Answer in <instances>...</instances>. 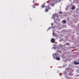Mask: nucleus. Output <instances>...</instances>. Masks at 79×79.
<instances>
[{"mask_svg":"<svg viewBox=\"0 0 79 79\" xmlns=\"http://www.w3.org/2000/svg\"><path fill=\"white\" fill-rule=\"evenodd\" d=\"M62 22H63V23L64 24H65L66 23V20H63V21H62Z\"/></svg>","mask_w":79,"mask_h":79,"instance_id":"nucleus-7","label":"nucleus"},{"mask_svg":"<svg viewBox=\"0 0 79 79\" xmlns=\"http://www.w3.org/2000/svg\"><path fill=\"white\" fill-rule=\"evenodd\" d=\"M70 1H71V0H70Z\"/></svg>","mask_w":79,"mask_h":79,"instance_id":"nucleus-20","label":"nucleus"},{"mask_svg":"<svg viewBox=\"0 0 79 79\" xmlns=\"http://www.w3.org/2000/svg\"><path fill=\"white\" fill-rule=\"evenodd\" d=\"M56 20H58V21H60V19H56Z\"/></svg>","mask_w":79,"mask_h":79,"instance_id":"nucleus-12","label":"nucleus"},{"mask_svg":"<svg viewBox=\"0 0 79 79\" xmlns=\"http://www.w3.org/2000/svg\"><path fill=\"white\" fill-rule=\"evenodd\" d=\"M74 64H79V62H77L76 61L74 62Z\"/></svg>","mask_w":79,"mask_h":79,"instance_id":"nucleus-4","label":"nucleus"},{"mask_svg":"<svg viewBox=\"0 0 79 79\" xmlns=\"http://www.w3.org/2000/svg\"><path fill=\"white\" fill-rule=\"evenodd\" d=\"M59 47L60 48H62V47H63V45H59Z\"/></svg>","mask_w":79,"mask_h":79,"instance_id":"nucleus-8","label":"nucleus"},{"mask_svg":"<svg viewBox=\"0 0 79 79\" xmlns=\"http://www.w3.org/2000/svg\"><path fill=\"white\" fill-rule=\"evenodd\" d=\"M51 25H52V26H53V23H51Z\"/></svg>","mask_w":79,"mask_h":79,"instance_id":"nucleus-16","label":"nucleus"},{"mask_svg":"<svg viewBox=\"0 0 79 79\" xmlns=\"http://www.w3.org/2000/svg\"><path fill=\"white\" fill-rule=\"evenodd\" d=\"M45 7V4H43L42 6V8H44Z\"/></svg>","mask_w":79,"mask_h":79,"instance_id":"nucleus-10","label":"nucleus"},{"mask_svg":"<svg viewBox=\"0 0 79 79\" xmlns=\"http://www.w3.org/2000/svg\"><path fill=\"white\" fill-rule=\"evenodd\" d=\"M50 29V27H49V28L48 29V30H49V29Z\"/></svg>","mask_w":79,"mask_h":79,"instance_id":"nucleus-17","label":"nucleus"},{"mask_svg":"<svg viewBox=\"0 0 79 79\" xmlns=\"http://www.w3.org/2000/svg\"><path fill=\"white\" fill-rule=\"evenodd\" d=\"M33 3H35V2H34V1H33Z\"/></svg>","mask_w":79,"mask_h":79,"instance_id":"nucleus-18","label":"nucleus"},{"mask_svg":"<svg viewBox=\"0 0 79 79\" xmlns=\"http://www.w3.org/2000/svg\"><path fill=\"white\" fill-rule=\"evenodd\" d=\"M60 54H57L56 53H55L53 54V57L55 59V56H60Z\"/></svg>","mask_w":79,"mask_h":79,"instance_id":"nucleus-1","label":"nucleus"},{"mask_svg":"<svg viewBox=\"0 0 79 79\" xmlns=\"http://www.w3.org/2000/svg\"><path fill=\"white\" fill-rule=\"evenodd\" d=\"M58 52H61V51H59Z\"/></svg>","mask_w":79,"mask_h":79,"instance_id":"nucleus-19","label":"nucleus"},{"mask_svg":"<svg viewBox=\"0 0 79 79\" xmlns=\"http://www.w3.org/2000/svg\"><path fill=\"white\" fill-rule=\"evenodd\" d=\"M67 79H71V77H69L67 78Z\"/></svg>","mask_w":79,"mask_h":79,"instance_id":"nucleus-14","label":"nucleus"},{"mask_svg":"<svg viewBox=\"0 0 79 79\" xmlns=\"http://www.w3.org/2000/svg\"><path fill=\"white\" fill-rule=\"evenodd\" d=\"M51 42L52 43H55V40L53 38H52L51 40Z\"/></svg>","mask_w":79,"mask_h":79,"instance_id":"nucleus-3","label":"nucleus"},{"mask_svg":"<svg viewBox=\"0 0 79 79\" xmlns=\"http://www.w3.org/2000/svg\"><path fill=\"white\" fill-rule=\"evenodd\" d=\"M53 6H54V4H53V3H51V5H53Z\"/></svg>","mask_w":79,"mask_h":79,"instance_id":"nucleus-15","label":"nucleus"},{"mask_svg":"<svg viewBox=\"0 0 79 79\" xmlns=\"http://www.w3.org/2000/svg\"><path fill=\"white\" fill-rule=\"evenodd\" d=\"M32 6L33 7V8H35V6L34 5H32Z\"/></svg>","mask_w":79,"mask_h":79,"instance_id":"nucleus-9","label":"nucleus"},{"mask_svg":"<svg viewBox=\"0 0 79 79\" xmlns=\"http://www.w3.org/2000/svg\"><path fill=\"white\" fill-rule=\"evenodd\" d=\"M66 45H69V43H67Z\"/></svg>","mask_w":79,"mask_h":79,"instance_id":"nucleus-13","label":"nucleus"},{"mask_svg":"<svg viewBox=\"0 0 79 79\" xmlns=\"http://www.w3.org/2000/svg\"><path fill=\"white\" fill-rule=\"evenodd\" d=\"M50 8L49 6H47L46 7L45 11L46 12H47V11H48V10H50Z\"/></svg>","mask_w":79,"mask_h":79,"instance_id":"nucleus-2","label":"nucleus"},{"mask_svg":"<svg viewBox=\"0 0 79 79\" xmlns=\"http://www.w3.org/2000/svg\"><path fill=\"white\" fill-rule=\"evenodd\" d=\"M56 60H60V58L59 57H56Z\"/></svg>","mask_w":79,"mask_h":79,"instance_id":"nucleus-5","label":"nucleus"},{"mask_svg":"<svg viewBox=\"0 0 79 79\" xmlns=\"http://www.w3.org/2000/svg\"><path fill=\"white\" fill-rule=\"evenodd\" d=\"M59 15H60V14H62V12L61 11H60L59 12Z\"/></svg>","mask_w":79,"mask_h":79,"instance_id":"nucleus-11","label":"nucleus"},{"mask_svg":"<svg viewBox=\"0 0 79 79\" xmlns=\"http://www.w3.org/2000/svg\"><path fill=\"white\" fill-rule=\"evenodd\" d=\"M75 7H74V6H73V7H72L71 9H72V10H75Z\"/></svg>","mask_w":79,"mask_h":79,"instance_id":"nucleus-6","label":"nucleus"}]
</instances>
